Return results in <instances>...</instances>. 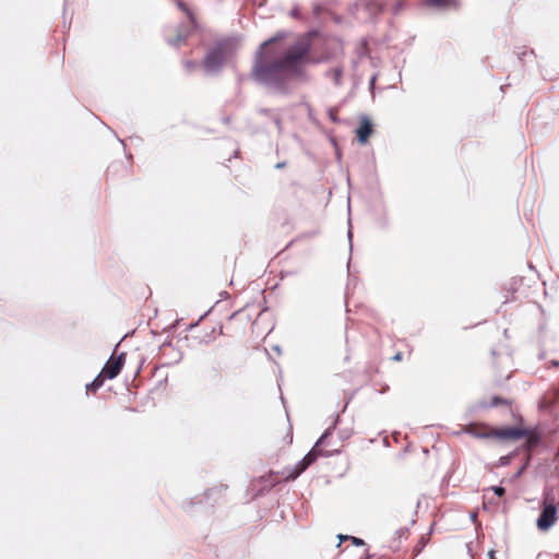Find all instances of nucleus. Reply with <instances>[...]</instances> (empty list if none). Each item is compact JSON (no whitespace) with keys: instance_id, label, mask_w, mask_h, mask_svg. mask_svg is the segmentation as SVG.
Returning a JSON list of instances; mask_svg holds the SVG:
<instances>
[{"instance_id":"f257e3e1","label":"nucleus","mask_w":559,"mask_h":559,"mask_svg":"<svg viewBox=\"0 0 559 559\" xmlns=\"http://www.w3.org/2000/svg\"><path fill=\"white\" fill-rule=\"evenodd\" d=\"M283 36L277 33L260 45L254 56L251 78L270 93L288 95L292 92V81L301 74L302 61L309 53L310 46L307 41L298 40L281 55L265 50Z\"/></svg>"},{"instance_id":"f03ea898","label":"nucleus","mask_w":559,"mask_h":559,"mask_svg":"<svg viewBox=\"0 0 559 559\" xmlns=\"http://www.w3.org/2000/svg\"><path fill=\"white\" fill-rule=\"evenodd\" d=\"M338 415H336L334 421L330 427L326 428V430L321 435V437L317 440L313 448L305 455V457L299 461L295 467L294 471L288 475V478H297L301 473H304L312 463L316 462V460L319 456H332L334 454L340 453L338 450L335 451H323L321 448L326 444L328 438L332 435V431L335 429L337 421H338Z\"/></svg>"},{"instance_id":"7ed1b4c3","label":"nucleus","mask_w":559,"mask_h":559,"mask_svg":"<svg viewBox=\"0 0 559 559\" xmlns=\"http://www.w3.org/2000/svg\"><path fill=\"white\" fill-rule=\"evenodd\" d=\"M226 53L227 44L223 41L217 43L206 52L202 61L204 71L210 75L217 74L226 61Z\"/></svg>"},{"instance_id":"20e7f679","label":"nucleus","mask_w":559,"mask_h":559,"mask_svg":"<svg viewBox=\"0 0 559 559\" xmlns=\"http://www.w3.org/2000/svg\"><path fill=\"white\" fill-rule=\"evenodd\" d=\"M558 506L554 498H544L540 514L536 520V526L539 531L547 532L554 526L558 520Z\"/></svg>"},{"instance_id":"39448f33","label":"nucleus","mask_w":559,"mask_h":559,"mask_svg":"<svg viewBox=\"0 0 559 559\" xmlns=\"http://www.w3.org/2000/svg\"><path fill=\"white\" fill-rule=\"evenodd\" d=\"M177 7L187 14L189 21L187 24H181L178 27L177 35L175 38H167V43L170 46H179L187 39L191 31L197 28L195 17L193 13L190 11V9L187 7V4L181 0H177Z\"/></svg>"},{"instance_id":"423d86ee","label":"nucleus","mask_w":559,"mask_h":559,"mask_svg":"<svg viewBox=\"0 0 559 559\" xmlns=\"http://www.w3.org/2000/svg\"><path fill=\"white\" fill-rule=\"evenodd\" d=\"M124 353H121L116 358L110 357V359L105 364L103 370L100 373L106 379H115L121 371L123 365H124Z\"/></svg>"},{"instance_id":"0eeeda50","label":"nucleus","mask_w":559,"mask_h":559,"mask_svg":"<svg viewBox=\"0 0 559 559\" xmlns=\"http://www.w3.org/2000/svg\"><path fill=\"white\" fill-rule=\"evenodd\" d=\"M528 433L527 429L518 427H508L495 431V436L501 440L514 439L519 440L524 438Z\"/></svg>"},{"instance_id":"6e6552de","label":"nucleus","mask_w":559,"mask_h":559,"mask_svg":"<svg viewBox=\"0 0 559 559\" xmlns=\"http://www.w3.org/2000/svg\"><path fill=\"white\" fill-rule=\"evenodd\" d=\"M356 133L358 142L365 144L372 133V124L367 116L360 118V126L356 130Z\"/></svg>"},{"instance_id":"1a4fd4ad","label":"nucleus","mask_w":559,"mask_h":559,"mask_svg":"<svg viewBox=\"0 0 559 559\" xmlns=\"http://www.w3.org/2000/svg\"><path fill=\"white\" fill-rule=\"evenodd\" d=\"M427 7H433L439 10H444L451 7H456V0H426Z\"/></svg>"},{"instance_id":"9d476101","label":"nucleus","mask_w":559,"mask_h":559,"mask_svg":"<svg viewBox=\"0 0 559 559\" xmlns=\"http://www.w3.org/2000/svg\"><path fill=\"white\" fill-rule=\"evenodd\" d=\"M343 69L341 67L332 68L325 72L326 78H331L336 86L342 84Z\"/></svg>"},{"instance_id":"9b49d317","label":"nucleus","mask_w":559,"mask_h":559,"mask_svg":"<svg viewBox=\"0 0 559 559\" xmlns=\"http://www.w3.org/2000/svg\"><path fill=\"white\" fill-rule=\"evenodd\" d=\"M524 438H526L525 445H526L527 450H532V449L536 448L540 442V437L537 433L532 432L530 430H528V433Z\"/></svg>"},{"instance_id":"f8f14e48","label":"nucleus","mask_w":559,"mask_h":559,"mask_svg":"<svg viewBox=\"0 0 559 559\" xmlns=\"http://www.w3.org/2000/svg\"><path fill=\"white\" fill-rule=\"evenodd\" d=\"M105 377L99 373L92 382L86 384V391L96 392L104 384Z\"/></svg>"},{"instance_id":"ddd939ff","label":"nucleus","mask_w":559,"mask_h":559,"mask_svg":"<svg viewBox=\"0 0 559 559\" xmlns=\"http://www.w3.org/2000/svg\"><path fill=\"white\" fill-rule=\"evenodd\" d=\"M488 490L493 491V493L498 497H502L506 493V489L501 486H491V487L485 489V491H488Z\"/></svg>"},{"instance_id":"4468645a","label":"nucleus","mask_w":559,"mask_h":559,"mask_svg":"<svg viewBox=\"0 0 559 559\" xmlns=\"http://www.w3.org/2000/svg\"><path fill=\"white\" fill-rule=\"evenodd\" d=\"M183 67L187 71L191 72L193 71L197 67H198V63L195 61H192V60H186L183 62Z\"/></svg>"},{"instance_id":"2eb2a0df","label":"nucleus","mask_w":559,"mask_h":559,"mask_svg":"<svg viewBox=\"0 0 559 559\" xmlns=\"http://www.w3.org/2000/svg\"><path fill=\"white\" fill-rule=\"evenodd\" d=\"M329 118H330L333 122H337V121H338V118H337L336 109H335V108H330V109H329Z\"/></svg>"},{"instance_id":"dca6fc26","label":"nucleus","mask_w":559,"mask_h":559,"mask_svg":"<svg viewBox=\"0 0 559 559\" xmlns=\"http://www.w3.org/2000/svg\"><path fill=\"white\" fill-rule=\"evenodd\" d=\"M349 539H350L352 544L355 546H364L365 545V542L361 538L350 536Z\"/></svg>"},{"instance_id":"f3484780","label":"nucleus","mask_w":559,"mask_h":559,"mask_svg":"<svg viewBox=\"0 0 559 559\" xmlns=\"http://www.w3.org/2000/svg\"><path fill=\"white\" fill-rule=\"evenodd\" d=\"M403 5V1L399 0L393 7V14H397L402 10Z\"/></svg>"},{"instance_id":"a211bd4d","label":"nucleus","mask_w":559,"mask_h":559,"mask_svg":"<svg viewBox=\"0 0 559 559\" xmlns=\"http://www.w3.org/2000/svg\"><path fill=\"white\" fill-rule=\"evenodd\" d=\"M289 15L292 17L299 19L300 17L299 9L298 8L292 9L289 12Z\"/></svg>"},{"instance_id":"6ab92c4d","label":"nucleus","mask_w":559,"mask_h":559,"mask_svg":"<svg viewBox=\"0 0 559 559\" xmlns=\"http://www.w3.org/2000/svg\"><path fill=\"white\" fill-rule=\"evenodd\" d=\"M273 121H274L277 130L281 131V129H282V120H281V118L278 116H275V117H273Z\"/></svg>"},{"instance_id":"aec40b11","label":"nucleus","mask_w":559,"mask_h":559,"mask_svg":"<svg viewBox=\"0 0 559 559\" xmlns=\"http://www.w3.org/2000/svg\"><path fill=\"white\" fill-rule=\"evenodd\" d=\"M533 53H534V51H533V50H531V51H526V50H524L523 52L518 53V57H519V60H520V61H523V60H524V57H526L527 55H533Z\"/></svg>"},{"instance_id":"412c9836","label":"nucleus","mask_w":559,"mask_h":559,"mask_svg":"<svg viewBox=\"0 0 559 559\" xmlns=\"http://www.w3.org/2000/svg\"><path fill=\"white\" fill-rule=\"evenodd\" d=\"M499 462H500V465H507V464H509V462H510V456H509V455H507V456H501V457H500V460H499Z\"/></svg>"},{"instance_id":"4be33fe9","label":"nucleus","mask_w":559,"mask_h":559,"mask_svg":"<svg viewBox=\"0 0 559 559\" xmlns=\"http://www.w3.org/2000/svg\"><path fill=\"white\" fill-rule=\"evenodd\" d=\"M322 9H323V8H322V5H320V4H314V5H313V13H314L316 15H319V14L321 13Z\"/></svg>"},{"instance_id":"5701e85b","label":"nucleus","mask_w":559,"mask_h":559,"mask_svg":"<svg viewBox=\"0 0 559 559\" xmlns=\"http://www.w3.org/2000/svg\"><path fill=\"white\" fill-rule=\"evenodd\" d=\"M502 403H506V401L500 399V397H493L492 399V405L493 406H497V405L502 404Z\"/></svg>"},{"instance_id":"b1692460","label":"nucleus","mask_w":559,"mask_h":559,"mask_svg":"<svg viewBox=\"0 0 559 559\" xmlns=\"http://www.w3.org/2000/svg\"><path fill=\"white\" fill-rule=\"evenodd\" d=\"M349 436H350V432H348V431L344 430V431L340 432V437H341L342 440L347 439Z\"/></svg>"},{"instance_id":"393cba45","label":"nucleus","mask_w":559,"mask_h":559,"mask_svg":"<svg viewBox=\"0 0 559 559\" xmlns=\"http://www.w3.org/2000/svg\"><path fill=\"white\" fill-rule=\"evenodd\" d=\"M349 537H350V536H348V535H342V534H340V535H338L340 543H338V545H337V546L340 547V546H341V544H342V542H344V540H346V539H349Z\"/></svg>"},{"instance_id":"a878e982","label":"nucleus","mask_w":559,"mask_h":559,"mask_svg":"<svg viewBox=\"0 0 559 559\" xmlns=\"http://www.w3.org/2000/svg\"><path fill=\"white\" fill-rule=\"evenodd\" d=\"M525 467H526V466H525V465H523L519 471H516V473H515L514 477H515V478H519V477L523 474V472H524Z\"/></svg>"},{"instance_id":"bb28decb","label":"nucleus","mask_w":559,"mask_h":559,"mask_svg":"<svg viewBox=\"0 0 559 559\" xmlns=\"http://www.w3.org/2000/svg\"><path fill=\"white\" fill-rule=\"evenodd\" d=\"M259 112H260V114H262V115L267 116V115H270V114H271V110H270V109H266V108H261V109L259 110Z\"/></svg>"},{"instance_id":"cd10ccee","label":"nucleus","mask_w":559,"mask_h":559,"mask_svg":"<svg viewBox=\"0 0 559 559\" xmlns=\"http://www.w3.org/2000/svg\"><path fill=\"white\" fill-rule=\"evenodd\" d=\"M285 166H286V163H285V162H280V163H277V164L275 165V168H276V169H282V168H284Z\"/></svg>"},{"instance_id":"c85d7f7f","label":"nucleus","mask_w":559,"mask_h":559,"mask_svg":"<svg viewBox=\"0 0 559 559\" xmlns=\"http://www.w3.org/2000/svg\"><path fill=\"white\" fill-rule=\"evenodd\" d=\"M393 359L396 360V361H400L402 360V353H397L393 356Z\"/></svg>"},{"instance_id":"c756f323","label":"nucleus","mask_w":559,"mask_h":559,"mask_svg":"<svg viewBox=\"0 0 559 559\" xmlns=\"http://www.w3.org/2000/svg\"><path fill=\"white\" fill-rule=\"evenodd\" d=\"M374 82H376V76H372L369 82V85L371 88L374 86Z\"/></svg>"},{"instance_id":"7c9ffc66","label":"nucleus","mask_w":559,"mask_h":559,"mask_svg":"<svg viewBox=\"0 0 559 559\" xmlns=\"http://www.w3.org/2000/svg\"><path fill=\"white\" fill-rule=\"evenodd\" d=\"M488 558L489 559H495V551L493 550L488 552Z\"/></svg>"},{"instance_id":"2f4dec72","label":"nucleus","mask_w":559,"mask_h":559,"mask_svg":"<svg viewBox=\"0 0 559 559\" xmlns=\"http://www.w3.org/2000/svg\"><path fill=\"white\" fill-rule=\"evenodd\" d=\"M347 236H348L349 242H352V236H353V234H352V230H350V229L348 230Z\"/></svg>"},{"instance_id":"473e14b6","label":"nucleus","mask_w":559,"mask_h":559,"mask_svg":"<svg viewBox=\"0 0 559 559\" xmlns=\"http://www.w3.org/2000/svg\"><path fill=\"white\" fill-rule=\"evenodd\" d=\"M378 10H379V11L383 10L382 4H379V5H378Z\"/></svg>"},{"instance_id":"72a5a7b5","label":"nucleus","mask_w":559,"mask_h":559,"mask_svg":"<svg viewBox=\"0 0 559 559\" xmlns=\"http://www.w3.org/2000/svg\"><path fill=\"white\" fill-rule=\"evenodd\" d=\"M555 366H559V361H554L552 362Z\"/></svg>"}]
</instances>
